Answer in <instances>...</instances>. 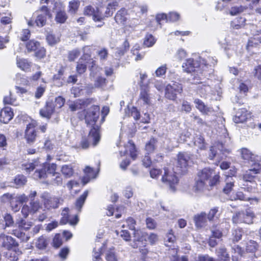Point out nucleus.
<instances>
[{
    "label": "nucleus",
    "instance_id": "nucleus-1",
    "mask_svg": "<svg viewBox=\"0 0 261 261\" xmlns=\"http://www.w3.org/2000/svg\"><path fill=\"white\" fill-rule=\"evenodd\" d=\"M219 176L212 169L204 168L198 172L193 190L196 192L210 190L219 181Z\"/></svg>",
    "mask_w": 261,
    "mask_h": 261
},
{
    "label": "nucleus",
    "instance_id": "nucleus-2",
    "mask_svg": "<svg viewBox=\"0 0 261 261\" xmlns=\"http://www.w3.org/2000/svg\"><path fill=\"white\" fill-rule=\"evenodd\" d=\"M57 165L54 163H45L42 164L40 169H37L34 173L33 176L34 179H44L47 177V174L55 176L58 172H56Z\"/></svg>",
    "mask_w": 261,
    "mask_h": 261
},
{
    "label": "nucleus",
    "instance_id": "nucleus-3",
    "mask_svg": "<svg viewBox=\"0 0 261 261\" xmlns=\"http://www.w3.org/2000/svg\"><path fill=\"white\" fill-rule=\"evenodd\" d=\"M90 50V46H87L83 47L84 55L80 59V62L77 63L76 66L77 71L80 74H82L86 71L87 65L89 67L91 66V68L94 67V61L90 58V55L89 54Z\"/></svg>",
    "mask_w": 261,
    "mask_h": 261
},
{
    "label": "nucleus",
    "instance_id": "nucleus-4",
    "mask_svg": "<svg viewBox=\"0 0 261 261\" xmlns=\"http://www.w3.org/2000/svg\"><path fill=\"white\" fill-rule=\"evenodd\" d=\"M190 159L187 153L179 152L177 155L176 167L174 172L176 174L185 173L189 166Z\"/></svg>",
    "mask_w": 261,
    "mask_h": 261
},
{
    "label": "nucleus",
    "instance_id": "nucleus-5",
    "mask_svg": "<svg viewBox=\"0 0 261 261\" xmlns=\"http://www.w3.org/2000/svg\"><path fill=\"white\" fill-rule=\"evenodd\" d=\"M254 217L253 213L249 209L245 211L239 212L236 213L232 217V221L234 223H245L251 224L253 222Z\"/></svg>",
    "mask_w": 261,
    "mask_h": 261
},
{
    "label": "nucleus",
    "instance_id": "nucleus-6",
    "mask_svg": "<svg viewBox=\"0 0 261 261\" xmlns=\"http://www.w3.org/2000/svg\"><path fill=\"white\" fill-rule=\"evenodd\" d=\"M100 140L98 130L95 128H92L89 133L88 138H83L80 143V147L87 149L89 146V142H92L93 146H96Z\"/></svg>",
    "mask_w": 261,
    "mask_h": 261
},
{
    "label": "nucleus",
    "instance_id": "nucleus-7",
    "mask_svg": "<svg viewBox=\"0 0 261 261\" xmlns=\"http://www.w3.org/2000/svg\"><path fill=\"white\" fill-rule=\"evenodd\" d=\"M165 173L162 178V181L172 191H174L176 189V186L178 184V179L176 175L175 174L174 171L172 173V171L169 169H164Z\"/></svg>",
    "mask_w": 261,
    "mask_h": 261
},
{
    "label": "nucleus",
    "instance_id": "nucleus-8",
    "mask_svg": "<svg viewBox=\"0 0 261 261\" xmlns=\"http://www.w3.org/2000/svg\"><path fill=\"white\" fill-rule=\"evenodd\" d=\"M134 235L135 240H137L139 243L141 242L143 246H144L143 242L144 240L145 242L148 240L151 244H155L158 240V236L153 233H151L148 235L140 230H137L135 231Z\"/></svg>",
    "mask_w": 261,
    "mask_h": 261
},
{
    "label": "nucleus",
    "instance_id": "nucleus-9",
    "mask_svg": "<svg viewBox=\"0 0 261 261\" xmlns=\"http://www.w3.org/2000/svg\"><path fill=\"white\" fill-rule=\"evenodd\" d=\"M182 91V87L178 83H173L172 84H168L165 89V97L169 99L174 100L176 97L177 94L181 93Z\"/></svg>",
    "mask_w": 261,
    "mask_h": 261
},
{
    "label": "nucleus",
    "instance_id": "nucleus-10",
    "mask_svg": "<svg viewBox=\"0 0 261 261\" xmlns=\"http://www.w3.org/2000/svg\"><path fill=\"white\" fill-rule=\"evenodd\" d=\"M99 110V107L97 106H93L88 110L85 115V121L88 124L93 125L97 121Z\"/></svg>",
    "mask_w": 261,
    "mask_h": 261
},
{
    "label": "nucleus",
    "instance_id": "nucleus-11",
    "mask_svg": "<svg viewBox=\"0 0 261 261\" xmlns=\"http://www.w3.org/2000/svg\"><path fill=\"white\" fill-rule=\"evenodd\" d=\"M37 125V124L35 121H32L27 125L24 138L28 143H33L35 141L37 137L35 128Z\"/></svg>",
    "mask_w": 261,
    "mask_h": 261
},
{
    "label": "nucleus",
    "instance_id": "nucleus-12",
    "mask_svg": "<svg viewBox=\"0 0 261 261\" xmlns=\"http://www.w3.org/2000/svg\"><path fill=\"white\" fill-rule=\"evenodd\" d=\"M201 66L198 61L193 59H189L182 64V68L183 71L187 73L195 71L201 73Z\"/></svg>",
    "mask_w": 261,
    "mask_h": 261
},
{
    "label": "nucleus",
    "instance_id": "nucleus-13",
    "mask_svg": "<svg viewBox=\"0 0 261 261\" xmlns=\"http://www.w3.org/2000/svg\"><path fill=\"white\" fill-rule=\"evenodd\" d=\"M83 13L85 15L92 16L93 20L95 21H101L104 19L103 15L99 11V9L94 8L91 6L85 7L83 10Z\"/></svg>",
    "mask_w": 261,
    "mask_h": 261
},
{
    "label": "nucleus",
    "instance_id": "nucleus-14",
    "mask_svg": "<svg viewBox=\"0 0 261 261\" xmlns=\"http://www.w3.org/2000/svg\"><path fill=\"white\" fill-rule=\"evenodd\" d=\"M0 245L9 250L17 248L18 243L12 237L2 234L0 235Z\"/></svg>",
    "mask_w": 261,
    "mask_h": 261
},
{
    "label": "nucleus",
    "instance_id": "nucleus-15",
    "mask_svg": "<svg viewBox=\"0 0 261 261\" xmlns=\"http://www.w3.org/2000/svg\"><path fill=\"white\" fill-rule=\"evenodd\" d=\"M69 210L68 208H65L62 212V218L60 223L62 224H65L69 223L71 225H75L77 224L79 220L76 215L71 216L69 214Z\"/></svg>",
    "mask_w": 261,
    "mask_h": 261
},
{
    "label": "nucleus",
    "instance_id": "nucleus-16",
    "mask_svg": "<svg viewBox=\"0 0 261 261\" xmlns=\"http://www.w3.org/2000/svg\"><path fill=\"white\" fill-rule=\"evenodd\" d=\"M251 118V114L246 109L239 110L233 120L236 123H243Z\"/></svg>",
    "mask_w": 261,
    "mask_h": 261
},
{
    "label": "nucleus",
    "instance_id": "nucleus-17",
    "mask_svg": "<svg viewBox=\"0 0 261 261\" xmlns=\"http://www.w3.org/2000/svg\"><path fill=\"white\" fill-rule=\"evenodd\" d=\"M99 169L97 171L93 170L89 166H86L84 170L85 175L82 178V181L84 185L87 184L91 179L96 178L98 174Z\"/></svg>",
    "mask_w": 261,
    "mask_h": 261
},
{
    "label": "nucleus",
    "instance_id": "nucleus-18",
    "mask_svg": "<svg viewBox=\"0 0 261 261\" xmlns=\"http://www.w3.org/2000/svg\"><path fill=\"white\" fill-rule=\"evenodd\" d=\"M92 101V99L77 100L69 105V108L71 111H75L87 107L91 103Z\"/></svg>",
    "mask_w": 261,
    "mask_h": 261
},
{
    "label": "nucleus",
    "instance_id": "nucleus-19",
    "mask_svg": "<svg viewBox=\"0 0 261 261\" xmlns=\"http://www.w3.org/2000/svg\"><path fill=\"white\" fill-rule=\"evenodd\" d=\"M40 12L41 13L38 15L35 20V23L38 27H42L45 24L47 16L49 17V15L47 8L46 6H42Z\"/></svg>",
    "mask_w": 261,
    "mask_h": 261
},
{
    "label": "nucleus",
    "instance_id": "nucleus-20",
    "mask_svg": "<svg viewBox=\"0 0 261 261\" xmlns=\"http://www.w3.org/2000/svg\"><path fill=\"white\" fill-rule=\"evenodd\" d=\"M129 18L128 11L124 8H122L117 12L114 19L115 22L118 24H124Z\"/></svg>",
    "mask_w": 261,
    "mask_h": 261
},
{
    "label": "nucleus",
    "instance_id": "nucleus-21",
    "mask_svg": "<svg viewBox=\"0 0 261 261\" xmlns=\"http://www.w3.org/2000/svg\"><path fill=\"white\" fill-rule=\"evenodd\" d=\"M242 158L246 160L248 163L250 162H254V161H258L259 158L251 152L249 149L246 148H242L240 150Z\"/></svg>",
    "mask_w": 261,
    "mask_h": 261
},
{
    "label": "nucleus",
    "instance_id": "nucleus-22",
    "mask_svg": "<svg viewBox=\"0 0 261 261\" xmlns=\"http://www.w3.org/2000/svg\"><path fill=\"white\" fill-rule=\"evenodd\" d=\"M41 198L43 199V202L45 206L49 209L50 208H56L59 206V200L56 198H48L47 194L44 193L41 196Z\"/></svg>",
    "mask_w": 261,
    "mask_h": 261
},
{
    "label": "nucleus",
    "instance_id": "nucleus-23",
    "mask_svg": "<svg viewBox=\"0 0 261 261\" xmlns=\"http://www.w3.org/2000/svg\"><path fill=\"white\" fill-rule=\"evenodd\" d=\"M13 117V112L10 107H5L0 113V121L4 123H8Z\"/></svg>",
    "mask_w": 261,
    "mask_h": 261
},
{
    "label": "nucleus",
    "instance_id": "nucleus-24",
    "mask_svg": "<svg viewBox=\"0 0 261 261\" xmlns=\"http://www.w3.org/2000/svg\"><path fill=\"white\" fill-rule=\"evenodd\" d=\"M105 246V245L103 243H100L99 242H96L93 251V261H102L100 255Z\"/></svg>",
    "mask_w": 261,
    "mask_h": 261
},
{
    "label": "nucleus",
    "instance_id": "nucleus-25",
    "mask_svg": "<svg viewBox=\"0 0 261 261\" xmlns=\"http://www.w3.org/2000/svg\"><path fill=\"white\" fill-rule=\"evenodd\" d=\"M54 112V107L52 103L47 102L46 106L40 110V115L42 117L49 119Z\"/></svg>",
    "mask_w": 261,
    "mask_h": 261
},
{
    "label": "nucleus",
    "instance_id": "nucleus-26",
    "mask_svg": "<svg viewBox=\"0 0 261 261\" xmlns=\"http://www.w3.org/2000/svg\"><path fill=\"white\" fill-rule=\"evenodd\" d=\"M218 149L222 154H224L225 152H228V150L226 149H224V146L222 144H218L217 146H212L209 150L208 158L211 160H213L217 153V149Z\"/></svg>",
    "mask_w": 261,
    "mask_h": 261
},
{
    "label": "nucleus",
    "instance_id": "nucleus-27",
    "mask_svg": "<svg viewBox=\"0 0 261 261\" xmlns=\"http://www.w3.org/2000/svg\"><path fill=\"white\" fill-rule=\"evenodd\" d=\"M139 100L143 101L144 104L150 105L151 103V97L149 91L147 88L141 87L139 95Z\"/></svg>",
    "mask_w": 261,
    "mask_h": 261
},
{
    "label": "nucleus",
    "instance_id": "nucleus-28",
    "mask_svg": "<svg viewBox=\"0 0 261 261\" xmlns=\"http://www.w3.org/2000/svg\"><path fill=\"white\" fill-rule=\"evenodd\" d=\"M194 220L197 227H202L206 223V214L201 213L200 214H197L194 216Z\"/></svg>",
    "mask_w": 261,
    "mask_h": 261
},
{
    "label": "nucleus",
    "instance_id": "nucleus-29",
    "mask_svg": "<svg viewBox=\"0 0 261 261\" xmlns=\"http://www.w3.org/2000/svg\"><path fill=\"white\" fill-rule=\"evenodd\" d=\"M195 106L201 113L207 114L209 112L213 111L212 109L206 107L204 103L199 99H195L194 101Z\"/></svg>",
    "mask_w": 261,
    "mask_h": 261
},
{
    "label": "nucleus",
    "instance_id": "nucleus-30",
    "mask_svg": "<svg viewBox=\"0 0 261 261\" xmlns=\"http://www.w3.org/2000/svg\"><path fill=\"white\" fill-rule=\"evenodd\" d=\"M16 64L18 67L25 71H29L31 66V63L27 59L19 58H17Z\"/></svg>",
    "mask_w": 261,
    "mask_h": 261
},
{
    "label": "nucleus",
    "instance_id": "nucleus-31",
    "mask_svg": "<svg viewBox=\"0 0 261 261\" xmlns=\"http://www.w3.org/2000/svg\"><path fill=\"white\" fill-rule=\"evenodd\" d=\"M197 92L201 96H205L211 93L212 89L210 85L201 83L197 87Z\"/></svg>",
    "mask_w": 261,
    "mask_h": 261
},
{
    "label": "nucleus",
    "instance_id": "nucleus-32",
    "mask_svg": "<svg viewBox=\"0 0 261 261\" xmlns=\"http://www.w3.org/2000/svg\"><path fill=\"white\" fill-rule=\"evenodd\" d=\"M19 254L20 251L17 250V248H15L8 250L6 256L10 261H17L18 259V255Z\"/></svg>",
    "mask_w": 261,
    "mask_h": 261
},
{
    "label": "nucleus",
    "instance_id": "nucleus-33",
    "mask_svg": "<svg viewBox=\"0 0 261 261\" xmlns=\"http://www.w3.org/2000/svg\"><path fill=\"white\" fill-rule=\"evenodd\" d=\"M60 35L58 33H48L46 36V40L48 44L53 45L60 41Z\"/></svg>",
    "mask_w": 261,
    "mask_h": 261
},
{
    "label": "nucleus",
    "instance_id": "nucleus-34",
    "mask_svg": "<svg viewBox=\"0 0 261 261\" xmlns=\"http://www.w3.org/2000/svg\"><path fill=\"white\" fill-rule=\"evenodd\" d=\"M61 171L66 178L71 177L74 173L73 167L71 165L62 166Z\"/></svg>",
    "mask_w": 261,
    "mask_h": 261
},
{
    "label": "nucleus",
    "instance_id": "nucleus-35",
    "mask_svg": "<svg viewBox=\"0 0 261 261\" xmlns=\"http://www.w3.org/2000/svg\"><path fill=\"white\" fill-rule=\"evenodd\" d=\"M194 145L201 150H204L206 148V144L203 137L201 135H197L194 138Z\"/></svg>",
    "mask_w": 261,
    "mask_h": 261
},
{
    "label": "nucleus",
    "instance_id": "nucleus-36",
    "mask_svg": "<svg viewBox=\"0 0 261 261\" xmlns=\"http://www.w3.org/2000/svg\"><path fill=\"white\" fill-rule=\"evenodd\" d=\"M47 245L48 241L47 239L43 236L38 238L35 242L36 247L41 250L45 249Z\"/></svg>",
    "mask_w": 261,
    "mask_h": 261
},
{
    "label": "nucleus",
    "instance_id": "nucleus-37",
    "mask_svg": "<svg viewBox=\"0 0 261 261\" xmlns=\"http://www.w3.org/2000/svg\"><path fill=\"white\" fill-rule=\"evenodd\" d=\"M39 162L35 161L32 163H27L23 164L22 165V169L27 173H30L33 171L35 168L38 167Z\"/></svg>",
    "mask_w": 261,
    "mask_h": 261
},
{
    "label": "nucleus",
    "instance_id": "nucleus-38",
    "mask_svg": "<svg viewBox=\"0 0 261 261\" xmlns=\"http://www.w3.org/2000/svg\"><path fill=\"white\" fill-rule=\"evenodd\" d=\"M80 2L77 0H72L69 3L68 11L71 14H75L80 6Z\"/></svg>",
    "mask_w": 261,
    "mask_h": 261
},
{
    "label": "nucleus",
    "instance_id": "nucleus-39",
    "mask_svg": "<svg viewBox=\"0 0 261 261\" xmlns=\"http://www.w3.org/2000/svg\"><path fill=\"white\" fill-rule=\"evenodd\" d=\"M126 150L127 152L129 150L130 155L133 160H135L137 156L135 146L132 141H129L126 146Z\"/></svg>",
    "mask_w": 261,
    "mask_h": 261
},
{
    "label": "nucleus",
    "instance_id": "nucleus-40",
    "mask_svg": "<svg viewBox=\"0 0 261 261\" xmlns=\"http://www.w3.org/2000/svg\"><path fill=\"white\" fill-rule=\"evenodd\" d=\"M156 42V39L151 34H147L144 40L143 45L147 47H149L153 46Z\"/></svg>",
    "mask_w": 261,
    "mask_h": 261
},
{
    "label": "nucleus",
    "instance_id": "nucleus-41",
    "mask_svg": "<svg viewBox=\"0 0 261 261\" xmlns=\"http://www.w3.org/2000/svg\"><path fill=\"white\" fill-rule=\"evenodd\" d=\"M40 45L39 42L34 40L29 41L26 44V48L28 51H35Z\"/></svg>",
    "mask_w": 261,
    "mask_h": 261
},
{
    "label": "nucleus",
    "instance_id": "nucleus-42",
    "mask_svg": "<svg viewBox=\"0 0 261 261\" xmlns=\"http://www.w3.org/2000/svg\"><path fill=\"white\" fill-rule=\"evenodd\" d=\"M145 244L146 243H144V246H142V244L141 242L140 243H139L138 242H137V240H135V238L134 239V242L132 244V246L134 248H139L140 252L143 255H146L147 254L148 250L147 248H146L145 247Z\"/></svg>",
    "mask_w": 261,
    "mask_h": 261
},
{
    "label": "nucleus",
    "instance_id": "nucleus-43",
    "mask_svg": "<svg viewBox=\"0 0 261 261\" xmlns=\"http://www.w3.org/2000/svg\"><path fill=\"white\" fill-rule=\"evenodd\" d=\"M258 162L254 161V162L249 163L250 164L249 170L255 174H258L261 172V165Z\"/></svg>",
    "mask_w": 261,
    "mask_h": 261
},
{
    "label": "nucleus",
    "instance_id": "nucleus-44",
    "mask_svg": "<svg viewBox=\"0 0 261 261\" xmlns=\"http://www.w3.org/2000/svg\"><path fill=\"white\" fill-rule=\"evenodd\" d=\"M88 192L85 191L76 200V207L79 211H81V209L85 201L88 196Z\"/></svg>",
    "mask_w": 261,
    "mask_h": 261
},
{
    "label": "nucleus",
    "instance_id": "nucleus-45",
    "mask_svg": "<svg viewBox=\"0 0 261 261\" xmlns=\"http://www.w3.org/2000/svg\"><path fill=\"white\" fill-rule=\"evenodd\" d=\"M243 235V231L241 229L238 228L234 229L232 232V241L237 242L240 240Z\"/></svg>",
    "mask_w": 261,
    "mask_h": 261
},
{
    "label": "nucleus",
    "instance_id": "nucleus-46",
    "mask_svg": "<svg viewBox=\"0 0 261 261\" xmlns=\"http://www.w3.org/2000/svg\"><path fill=\"white\" fill-rule=\"evenodd\" d=\"M156 144V140L154 138H151L146 144L145 150L149 153L152 152L155 149V145Z\"/></svg>",
    "mask_w": 261,
    "mask_h": 261
},
{
    "label": "nucleus",
    "instance_id": "nucleus-47",
    "mask_svg": "<svg viewBox=\"0 0 261 261\" xmlns=\"http://www.w3.org/2000/svg\"><path fill=\"white\" fill-rule=\"evenodd\" d=\"M114 248H110L107 251L106 255V259L107 261H118L117 256L114 251Z\"/></svg>",
    "mask_w": 261,
    "mask_h": 261
},
{
    "label": "nucleus",
    "instance_id": "nucleus-48",
    "mask_svg": "<svg viewBox=\"0 0 261 261\" xmlns=\"http://www.w3.org/2000/svg\"><path fill=\"white\" fill-rule=\"evenodd\" d=\"M14 180V183L18 187L22 186L27 182L26 177L22 175H17L15 177Z\"/></svg>",
    "mask_w": 261,
    "mask_h": 261
},
{
    "label": "nucleus",
    "instance_id": "nucleus-49",
    "mask_svg": "<svg viewBox=\"0 0 261 261\" xmlns=\"http://www.w3.org/2000/svg\"><path fill=\"white\" fill-rule=\"evenodd\" d=\"M235 199H239L243 201H256V200L255 199H253L252 198H250L248 196H247L245 194H243V192L241 191H238L236 194V197L234 198Z\"/></svg>",
    "mask_w": 261,
    "mask_h": 261
},
{
    "label": "nucleus",
    "instance_id": "nucleus-50",
    "mask_svg": "<svg viewBox=\"0 0 261 261\" xmlns=\"http://www.w3.org/2000/svg\"><path fill=\"white\" fill-rule=\"evenodd\" d=\"M16 225L21 230H28L31 226L30 223H27L25 220L22 219L16 222Z\"/></svg>",
    "mask_w": 261,
    "mask_h": 261
},
{
    "label": "nucleus",
    "instance_id": "nucleus-51",
    "mask_svg": "<svg viewBox=\"0 0 261 261\" xmlns=\"http://www.w3.org/2000/svg\"><path fill=\"white\" fill-rule=\"evenodd\" d=\"M257 244L255 241L250 240L247 243L246 250L247 251L253 253L257 250Z\"/></svg>",
    "mask_w": 261,
    "mask_h": 261
},
{
    "label": "nucleus",
    "instance_id": "nucleus-52",
    "mask_svg": "<svg viewBox=\"0 0 261 261\" xmlns=\"http://www.w3.org/2000/svg\"><path fill=\"white\" fill-rule=\"evenodd\" d=\"M46 54V50L43 47H39L35 51V56L38 59H41L44 58Z\"/></svg>",
    "mask_w": 261,
    "mask_h": 261
},
{
    "label": "nucleus",
    "instance_id": "nucleus-53",
    "mask_svg": "<svg viewBox=\"0 0 261 261\" xmlns=\"http://www.w3.org/2000/svg\"><path fill=\"white\" fill-rule=\"evenodd\" d=\"M67 19L66 14L64 11H60L57 13L56 17L57 22L64 23Z\"/></svg>",
    "mask_w": 261,
    "mask_h": 261
},
{
    "label": "nucleus",
    "instance_id": "nucleus-54",
    "mask_svg": "<svg viewBox=\"0 0 261 261\" xmlns=\"http://www.w3.org/2000/svg\"><path fill=\"white\" fill-rule=\"evenodd\" d=\"M12 233L22 241H27L29 240V238L25 234V233L21 231L15 229L13 230Z\"/></svg>",
    "mask_w": 261,
    "mask_h": 261
},
{
    "label": "nucleus",
    "instance_id": "nucleus-55",
    "mask_svg": "<svg viewBox=\"0 0 261 261\" xmlns=\"http://www.w3.org/2000/svg\"><path fill=\"white\" fill-rule=\"evenodd\" d=\"M255 173H253L252 172L250 171L249 169L246 171L245 173L243 175V179L244 180L246 181H250L251 182L253 178L255 176Z\"/></svg>",
    "mask_w": 261,
    "mask_h": 261
},
{
    "label": "nucleus",
    "instance_id": "nucleus-56",
    "mask_svg": "<svg viewBox=\"0 0 261 261\" xmlns=\"http://www.w3.org/2000/svg\"><path fill=\"white\" fill-rule=\"evenodd\" d=\"M227 182L225 187L223 189V191L226 194H228L232 190L233 187V182L229 180V177H227Z\"/></svg>",
    "mask_w": 261,
    "mask_h": 261
},
{
    "label": "nucleus",
    "instance_id": "nucleus-57",
    "mask_svg": "<svg viewBox=\"0 0 261 261\" xmlns=\"http://www.w3.org/2000/svg\"><path fill=\"white\" fill-rule=\"evenodd\" d=\"M53 246L56 248H59L62 244V241L59 234H56L53 239Z\"/></svg>",
    "mask_w": 261,
    "mask_h": 261
},
{
    "label": "nucleus",
    "instance_id": "nucleus-58",
    "mask_svg": "<svg viewBox=\"0 0 261 261\" xmlns=\"http://www.w3.org/2000/svg\"><path fill=\"white\" fill-rule=\"evenodd\" d=\"M203 64H204V66L202 65V68H203L204 67H206L207 65H209L210 66L212 65H215L217 63V60L215 59L212 57H208L206 59L205 62L204 61Z\"/></svg>",
    "mask_w": 261,
    "mask_h": 261
},
{
    "label": "nucleus",
    "instance_id": "nucleus-59",
    "mask_svg": "<svg viewBox=\"0 0 261 261\" xmlns=\"http://www.w3.org/2000/svg\"><path fill=\"white\" fill-rule=\"evenodd\" d=\"M254 29L251 30L252 34L254 36L253 40H257L258 42H261V29L255 30V27H253Z\"/></svg>",
    "mask_w": 261,
    "mask_h": 261
},
{
    "label": "nucleus",
    "instance_id": "nucleus-60",
    "mask_svg": "<svg viewBox=\"0 0 261 261\" xmlns=\"http://www.w3.org/2000/svg\"><path fill=\"white\" fill-rule=\"evenodd\" d=\"M179 18V14L176 12H170L168 16V20L172 22L177 21Z\"/></svg>",
    "mask_w": 261,
    "mask_h": 261
},
{
    "label": "nucleus",
    "instance_id": "nucleus-61",
    "mask_svg": "<svg viewBox=\"0 0 261 261\" xmlns=\"http://www.w3.org/2000/svg\"><path fill=\"white\" fill-rule=\"evenodd\" d=\"M30 204L31 206V212H32L33 213L37 212L39 209L42 208L40 203L37 201L31 202Z\"/></svg>",
    "mask_w": 261,
    "mask_h": 261
},
{
    "label": "nucleus",
    "instance_id": "nucleus-62",
    "mask_svg": "<svg viewBox=\"0 0 261 261\" xmlns=\"http://www.w3.org/2000/svg\"><path fill=\"white\" fill-rule=\"evenodd\" d=\"M80 53L79 50L74 49L69 53L68 58L70 61H73L80 56Z\"/></svg>",
    "mask_w": 261,
    "mask_h": 261
},
{
    "label": "nucleus",
    "instance_id": "nucleus-63",
    "mask_svg": "<svg viewBox=\"0 0 261 261\" xmlns=\"http://www.w3.org/2000/svg\"><path fill=\"white\" fill-rule=\"evenodd\" d=\"M162 174V171L159 169L153 168L150 171V177L152 178H157Z\"/></svg>",
    "mask_w": 261,
    "mask_h": 261
},
{
    "label": "nucleus",
    "instance_id": "nucleus-64",
    "mask_svg": "<svg viewBox=\"0 0 261 261\" xmlns=\"http://www.w3.org/2000/svg\"><path fill=\"white\" fill-rule=\"evenodd\" d=\"M252 8H254L255 11L261 14L259 9H261V1L260 0H254L252 3Z\"/></svg>",
    "mask_w": 261,
    "mask_h": 261
}]
</instances>
